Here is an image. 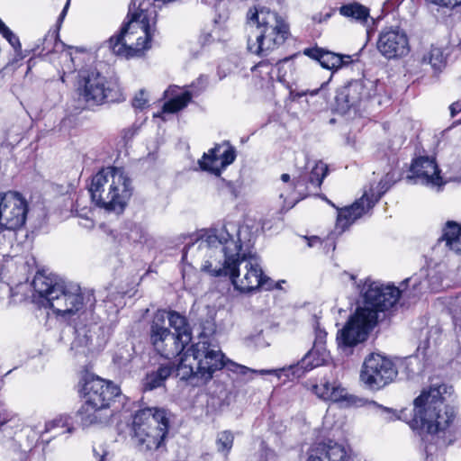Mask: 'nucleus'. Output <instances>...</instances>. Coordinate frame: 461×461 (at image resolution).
<instances>
[{
  "label": "nucleus",
  "mask_w": 461,
  "mask_h": 461,
  "mask_svg": "<svg viewBox=\"0 0 461 461\" xmlns=\"http://www.w3.org/2000/svg\"><path fill=\"white\" fill-rule=\"evenodd\" d=\"M339 12L342 16L361 24L366 23L370 17L369 9L357 2H352L341 5Z\"/></svg>",
  "instance_id": "obj_30"
},
{
  "label": "nucleus",
  "mask_w": 461,
  "mask_h": 461,
  "mask_svg": "<svg viewBox=\"0 0 461 461\" xmlns=\"http://www.w3.org/2000/svg\"><path fill=\"white\" fill-rule=\"evenodd\" d=\"M236 158V149L229 141H223L204 153L199 160L203 170L220 176L221 170L233 163Z\"/></svg>",
  "instance_id": "obj_18"
},
{
  "label": "nucleus",
  "mask_w": 461,
  "mask_h": 461,
  "mask_svg": "<svg viewBox=\"0 0 461 461\" xmlns=\"http://www.w3.org/2000/svg\"><path fill=\"white\" fill-rule=\"evenodd\" d=\"M303 54L318 61L323 68L332 71H337L352 62L349 55L338 54L319 47L304 49Z\"/></svg>",
  "instance_id": "obj_21"
},
{
  "label": "nucleus",
  "mask_w": 461,
  "mask_h": 461,
  "mask_svg": "<svg viewBox=\"0 0 461 461\" xmlns=\"http://www.w3.org/2000/svg\"><path fill=\"white\" fill-rule=\"evenodd\" d=\"M67 68H68V71H73L74 70V67H72V66H68Z\"/></svg>",
  "instance_id": "obj_59"
},
{
  "label": "nucleus",
  "mask_w": 461,
  "mask_h": 461,
  "mask_svg": "<svg viewBox=\"0 0 461 461\" xmlns=\"http://www.w3.org/2000/svg\"><path fill=\"white\" fill-rule=\"evenodd\" d=\"M275 457V452L267 446L265 441H262L259 447L258 461H273Z\"/></svg>",
  "instance_id": "obj_41"
},
{
  "label": "nucleus",
  "mask_w": 461,
  "mask_h": 461,
  "mask_svg": "<svg viewBox=\"0 0 461 461\" xmlns=\"http://www.w3.org/2000/svg\"><path fill=\"white\" fill-rule=\"evenodd\" d=\"M147 94L145 90H140L131 101L132 107L136 110H143L148 104Z\"/></svg>",
  "instance_id": "obj_39"
},
{
  "label": "nucleus",
  "mask_w": 461,
  "mask_h": 461,
  "mask_svg": "<svg viewBox=\"0 0 461 461\" xmlns=\"http://www.w3.org/2000/svg\"><path fill=\"white\" fill-rule=\"evenodd\" d=\"M248 50L266 57L288 38L289 27L276 13L267 8H250L247 14Z\"/></svg>",
  "instance_id": "obj_5"
},
{
  "label": "nucleus",
  "mask_w": 461,
  "mask_h": 461,
  "mask_svg": "<svg viewBox=\"0 0 461 461\" xmlns=\"http://www.w3.org/2000/svg\"><path fill=\"white\" fill-rule=\"evenodd\" d=\"M69 420H70L69 416H68L66 414H61V415L57 416L53 420H49L45 423V429H44V431L42 432V434L52 432L59 429H64V428H66V430L61 431V432H56L55 435H59V434L65 433V432L72 433L74 431V428L70 425ZM43 435H41V437Z\"/></svg>",
  "instance_id": "obj_32"
},
{
  "label": "nucleus",
  "mask_w": 461,
  "mask_h": 461,
  "mask_svg": "<svg viewBox=\"0 0 461 461\" xmlns=\"http://www.w3.org/2000/svg\"><path fill=\"white\" fill-rule=\"evenodd\" d=\"M222 183H225L228 188L232 192L233 191V185L230 182H225V180H221Z\"/></svg>",
  "instance_id": "obj_54"
},
{
  "label": "nucleus",
  "mask_w": 461,
  "mask_h": 461,
  "mask_svg": "<svg viewBox=\"0 0 461 461\" xmlns=\"http://www.w3.org/2000/svg\"><path fill=\"white\" fill-rule=\"evenodd\" d=\"M238 368H239V372L243 375H246L249 373V374L259 373L261 375H267V374H274L276 372L275 370H271V369H261L259 371H257V370L249 369L243 366H239Z\"/></svg>",
  "instance_id": "obj_45"
},
{
  "label": "nucleus",
  "mask_w": 461,
  "mask_h": 461,
  "mask_svg": "<svg viewBox=\"0 0 461 461\" xmlns=\"http://www.w3.org/2000/svg\"><path fill=\"white\" fill-rule=\"evenodd\" d=\"M460 112H461V100L457 101L456 103H453L450 105V113H451L452 117L456 116Z\"/></svg>",
  "instance_id": "obj_47"
},
{
  "label": "nucleus",
  "mask_w": 461,
  "mask_h": 461,
  "mask_svg": "<svg viewBox=\"0 0 461 461\" xmlns=\"http://www.w3.org/2000/svg\"><path fill=\"white\" fill-rule=\"evenodd\" d=\"M370 96V88L364 80H353L338 90L335 97L337 110L341 113H346L350 108L357 106Z\"/></svg>",
  "instance_id": "obj_20"
},
{
  "label": "nucleus",
  "mask_w": 461,
  "mask_h": 461,
  "mask_svg": "<svg viewBox=\"0 0 461 461\" xmlns=\"http://www.w3.org/2000/svg\"><path fill=\"white\" fill-rule=\"evenodd\" d=\"M461 6V0H447L446 8L454 9Z\"/></svg>",
  "instance_id": "obj_48"
},
{
  "label": "nucleus",
  "mask_w": 461,
  "mask_h": 461,
  "mask_svg": "<svg viewBox=\"0 0 461 461\" xmlns=\"http://www.w3.org/2000/svg\"><path fill=\"white\" fill-rule=\"evenodd\" d=\"M167 320L174 329L175 336L186 347L192 339V330L185 316L176 311H169L167 312Z\"/></svg>",
  "instance_id": "obj_28"
},
{
  "label": "nucleus",
  "mask_w": 461,
  "mask_h": 461,
  "mask_svg": "<svg viewBox=\"0 0 461 461\" xmlns=\"http://www.w3.org/2000/svg\"><path fill=\"white\" fill-rule=\"evenodd\" d=\"M395 365L379 354L366 358L361 371V380L372 389H380L391 383L397 375Z\"/></svg>",
  "instance_id": "obj_14"
},
{
  "label": "nucleus",
  "mask_w": 461,
  "mask_h": 461,
  "mask_svg": "<svg viewBox=\"0 0 461 461\" xmlns=\"http://www.w3.org/2000/svg\"><path fill=\"white\" fill-rule=\"evenodd\" d=\"M167 311L158 310L153 316L149 328V339L154 349L165 358L178 356L185 346L166 326Z\"/></svg>",
  "instance_id": "obj_11"
},
{
  "label": "nucleus",
  "mask_w": 461,
  "mask_h": 461,
  "mask_svg": "<svg viewBox=\"0 0 461 461\" xmlns=\"http://www.w3.org/2000/svg\"><path fill=\"white\" fill-rule=\"evenodd\" d=\"M351 279H355V276L353 275H350Z\"/></svg>",
  "instance_id": "obj_60"
},
{
  "label": "nucleus",
  "mask_w": 461,
  "mask_h": 461,
  "mask_svg": "<svg viewBox=\"0 0 461 461\" xmlns=\"http://www.w3.org/2000/svg\"><path fill=\"white\" fill-rule=\"evenodd\" d=\"M82 393L85 401L109 409L111 402L120 395V388L111 382L88 375L84 379Z\"/></svg>",
  "instance_id": "obj_15"
},
{
  "label": "nucleus",
  "mask_w": 461,
  "mask_h": 461,
  "mask_svg": "<svg viewBox=\"0 0 461 461\" xmlns=\"http://www.w3.org/2000/svg\"><path fill=\"white\" fill-rule=\"evenodd\" d=\"M326 337V332L323 330H318L316 333V339L314 344L317 342H321L322 345H324V338Z\"/></svg>",
  "instance_id": "obj_49"
},
{
  "label": "nucleus",
  "mask_w": 461,
  "mask_h": 461,
  "mask_svg": "<svg viewBox=\"0 0 461 461\" xmlns=\"http://www.w3.org/2000/svg\"><path fill=\"white\" fill-rule=\"evenodd\" d=\"M327 401L340 402L345 406L358 405V402L355 396L348 394L347 391L339 384H335L330 393Z\"/></svg>",
  "instance_id": "obj_33"
},
{
  "label": "nucleus",
  "mask_w": 461,
  "mask_h": 461,
  "mask_svg": "<svg viewBox=\"0 0 461 461\" xmlns=\"http://www.w3.org/2000/svg\"><path fill=\"white\" fill-rule=\"evenodd\" d=\"M374 405H375L377 408L381 409L384 411H389V409L382 407L380 405H377L375 402H373Z\"/></svg>",
  "instance_id": "obj_56"
},
{
  "label": "nucleus",
  "mask_w": 461,
  "mask_h": 461,
  "mask_svg": "<svg viewBox=\"0 0 461 461\" xmlns=\"http://www.w3.org/2000/svg\"><path fill=\"white\" fill-rule=\"evenodd\" d=\"M28 203L18 192L0 193V229L16 230L26 221Z\"/></svg>",
  "instance_id": "obj_13"
},
{
  "label": "nucleus",
  "mask_w": 461,
  "mask_h": 461,
  "mask_svg": "<svg viewBox=\"0 0 461 461\" xmlns=\"http://www.w3.org/2000/svg\"><path fill=\"white\" fill-rule=\"evenodd\" d=\"M110 416L108 409L85 401L76 413V422L83 428H87L106 421Z\"/></svg>",
  "instance_id": "obj_24"
},
{
  "label": "nucleus",
  "mask_w": 461,
  "mask_h": 461,
  "mask_svg": "<svg viewBox=\"0 0 461 461\" xmlns=\"http://www.w3.org/2000/svg\"><path fill=\"white\" fill-rule=\"evenodd\" d=\"M431 451V447L429 446H426V452L429 453Z\"/></svg>",
  "instance_id": "obj_58"
},
{
  "label": "nucleus",
  "mask_w": 461,
  "mask_h": 461,
  "mask_svg": "<svg viewBox=\"0 0 461 461\" xmlns=\"http://www.w3.org/2000/svg\"><path fill=\"white\" fill-rule=\"evenodd\" d=\"M33 51L36 55H49L53 52H60L59 59L65 61L73 62L71 48L66 49L65 44L59 41L57 34L53 32H49L41 40V45H37Z\"/></svg>",
  "instance_id": "obj_27"
},
{
  "label": "nucleus",
  "mask_w": 461,
  "mask_h": 461,
  "mask_svg": "<svg viewBox=\"0 0 461 461\" xmlns=\"http://www.w3.org/2000/svg\"><path fill=\"white\" fill-rule=\"evenodd\" d=\"M245 342L249 347L263 348L269 346L267 338L265 336L262 330H256L245 338Z\"/></svg>",
  "instance_id": "obj_36"
},
{
  "label": "nucleus",
  "mask_w": 461,
  "mask_h": 461,
  "mask_svg": "<svg viewBox=\"0 0 461 461\" xmlns=\"http://www.w3.org/2000/svg\"><path fill=\"white\" fill-rule=\"evenodd\" d=\"M121 234L130 241L140 242L144 238L145 231L140 224L129 221L124 224Z\"/></svg>",
  "instance_id": "obj_34"
},
{
  "label": "nucleus",
  "mask_w": 461,
  "mask_h": 461,
  "mask_svg": "<svg viewBox=\"0 0 461 461\" xmlns=\"http://www.w3.org/2000/svg\"><path fill=\"white\" fill-rule=\"evenodd\" d=\"M447 57L441 48L431 47L422 57V63L429 64L435 71H441L446 66Z\"/></svg>",
  "instance_id": "obj_31"
},
{
  "label": "nucleus",
  "mask_w": 461,
  "mask_h": 461,
  "mask_svg": "<svg viewBox=\"0 0 461 461\" xmlns=\"http://www.w3.org/2000/svg\"><path fill=\"white\" fill-rule=\"evenodd\" d=\"M242 230L233 224L207 230L195 242L185 247L182 261L188 263V254L196 249L207 258L201 266L203 272L212 276L233 275L236 257L242 249L240 238Z\"/></svg>",
  "instance_id": "obj_3"
},
{
  "label": "nucleus",
  "mask_w": 461,
  "mask_h": 461,
  "mask_svg": "<svg viewBox=\"0 0 461 461\" xmlns=\"http://www.w3.org/2000/svg\"><path fill=\"white\" fill-rule=\"evenodd\" d=\"M32 285L37 303L50 309L56 318L73 325L75 337L70 350L75 356H86L104 347V338L97 335L103 328L93 321L95 306L93 293L84 292L77 284L41 271L36 273Z\"/></svg>",
  "instance_id": "obj_1"
},
{
  "label": "nucleus",
  "mask_w": 461,
  "mask_h": 461,
  "mask_svg": "<svg viewBox=\"0 0 461 461\" xmlns=\"http://www.w3.org/2000/svg\"><path fill=\"white\" fill-rule=\"evenodd\" d=\"M450 249L456 251V253L461 254V235L458 236L456 240H453L452 241L446 244Z\"/></svg>",
  "instance_id": "obj_46"
},
{
  "label": "nucleus",
  "mask_w": 461,
  "mask_h": 461,
  "mask_svg": "<svg viewBox=\"0 0 461 461\" xmlns=\"http://www.w3.org/2000/svg\"><path fill=\"white\" fill-rule=\"evenodd\" d=\"M399 179L400 175L396 171L388 172L375 186L371 185L368 190H365L363 195L353 204L339 210L337 229L344 231L357 219L368 213L383 194Z\"/></svg>",
  "instance_id": "obj_10"
},
{
  "label": "nucleus",
  "mask_w": 461,
  "mask_h": 461,
  "mask_svg": "<svg viewBox=\"0 0 461 461\" xmlns=\"http://www.w3.org/2000/svg\"><path fill=\"white\" fill-rule=\"evenodd\" d=\"M329 357L330 354L325 346L321 342H317L302 360L296 365L290 366V369L294 376L300 377L305 372L326 364Z\"/></svg>",
  "instance_id": "obj_22"
},
{
  "label": "nucleus",
  "mask_w": 461,
  "mask_h": 461,
  "mask_svg": "<svg viewBox=\"0 0 461 461\" xmlns=\"http://www.w3.org/2000/svg\"><path fill=\"white\" fill-rule=\"evenodd\" d=\"M260 286L259 288L265 289V290H272L274 288H281L280 283L274 284V281L271 280L268 276H265L262 272V275L260 276Z\"/></svg>",
  "instance_id": "obj_43"
},
{
  "label": "nucleus",
  "mask_w": 461,
  "mask_h": 461,
  "mask_svg": "<svg viewBox=\"0 0 461 461\" xmlns=\"http://www.w3.org/2000/svg\"><path fill=\"white\" fill-rule=\"evenodd\" d=\"M448 389L451 387L446 384L433 385L414 400L415 417L425 432L423 440L434 441L440 447L447 445L445 435L455 418L453 408L445 403L443 397Z\"/></svg>",
  "instance_id": "obj_4"
},
{
  "label": "nucleus",
  "mask_w": 461,
  "mask_h": 461,
  "mask_svg": "<svg viewBox=\"0 0 461 461\" xmlns=\"http://www.w3.org/2000/svg\"><path fill=\"white\" fill-rule=\"evenodd\" d=\"M292 59V57L285 58L283 59H277L276 60V65L277 67L278 70V78L280 81L285 80V77L286 74V71L284 69L285 63L290 61Z\"/></svg>",
  "instance_id": "obj_44"
},
{
  "label": "nucleus",
  "mask_w": 461,
  "mask_h": 461,
  "mask_svg": "<svg viewBox=\"0 0 461 461\" xmlns=\"http://www.w3.org/2000/svg\"><path fill=\"white\" fill-rule=\"evenodd\" d=\"M269 65H270V63L268 60H262V61L258 62L256 66H254L252 68V70H255L257 68H263V67L268 68Z\"/></svg>",
  "instance_id": "obj_51"
},
{
  "label": "nucleus",
  "mask_w": 461,
  "mask_h": 461,
  "mask_svg": "<svg viewBox=\"0 0 461 461\" xmlns=\"http://www.w3.org/2000/svg\"><path fill=\"white\" fill-rule=\"evenodd\" d=\"M170 413L160 408H145L133 418L134 435L147 449H157L164 441L169 424Z\"/></svg>",
  "instance_id": "obj_8"
},
{
  "label": "nucleus",
  "mask_w": 461,
  "mask_h": 461,
  "mask_svg": "<svg viewBox=\"0 0 461 461\" xmlns=\"http://www.w3.org/2000/svg\"><path fill=\"white\" fill-rule=\"evenodd\" d=\"M320 241V239L318 237H312V239L309 240V247H312L316 242H319Z\"/></svg>",
  "instance_id": "obj_52"
},
{
  "label": "nucleus",
  "mask_w": 461,
  "mask_h": 461,
  "mask_svg": "<svg viewBox=\"0 0 461 461\" xmlns=\"http://www.w3.org/2000/svg\"><path fill=\"white\" fill-rule=\"evenodd\" d=\"M77 91L88 106L124 99L116 82L108 81L96 69L92 68L80 71Z\"/></svg>",
  "instance_id": "obj_9"
},
{
  "label": "nucleus",
  "mask_w": 461,
  "mask_h": 461,
  "mask_svg": "<svg viewBox=\"0 0 461 461\" xmlns=\"http://www.w3.org/2000/svg\"><path fill=\"white\" fill-rule=\"evenodd\" d=\"M336 383H330L327 379L323 378L321 380L320 384L312 385V391L318 397L327 401L332 390V387Z\"/></svg>",
  "instance_id": "obj_38"
},
{
  "label": "nucleus",
  "mask_w": 461,
  "mask_h": 461,
  "mask_svg": "<svg viewBox=\"0 0 461 461\" xmlns=\"http://www.w3.org/2000/svg\"><path fill=\"white\" fill-rule=\"evenodd\" d=\"M208 86V77L201 76L196 81L192 84L194 88L193 92L185 91L180 95H177L169 101L166 102L163 105V113H176L185 108L192 99L193 95H198L203 92Z\"/></svg>",
  "instance_id": "obj_26"
},
{
  "label": "nucleus",
  "mask_w": 461,
  "mask_h": 461,
  "mask_svg": "<svg viewBox=\"0 0 461 461\" xmlns=\"http://www.w3.org/2000/svg\"><path fill=\"white\" fill-rule=\"evenodd\" d=\"M67 6H68V5L65 6V8L63 9L62 13L60 14L59 18V20H62L63 17L65 16Z\"/></svg>",
  "instance_id": "obj_55"
},
{
  "label": "nucleus",
  "mask_w": 461,
  "mask_h": 461,
  "mask_svg": "<svg viewBox=\"0 0 461 461\" xmlns=\"http://www.w3.org/2000/svg\"><path fill=\"white\" fill-rule=\"evenodd\" d=\"M225 365V357L219 345L203 332L200 340L181 357L176 375L193 386H199L210 381Z\"/></svg>",
  "instance_id": "obj_6"
},
{
  "label": "nucleus",
  "mask_w": 461,
  "mask_h": 461,
  "mask_svg": "<svg viewBox=\"0 0 461 461\" xmlns=\"http://www.w3.org/2000/svg\"><path fill=\"white\" fill-rule=\"evenodd\" d=\"M328 173V165L321 160L308 162L304 170L294 177V188L303 197L312 194L321 188Z\"/></svg>",
  "instance_id": "obj_17"
},
{
  "label": "nucleus",
  "mask_w": 461,
  "mask_h": 461,
  "mask_svg": "<svg viewBox=\"0 0 461 461\" xmlns=\"http://www.w3.org/2000/svg\"><path fill=\"white\" fill-rule=\"evenodd\" d=\"M133 192L131 179L123 168L107 167L93 177L89 193L93 203L107 212L121 213Z\"/></svg>",
  "instance_id": "obj_7"
},
{
  "label": "nucleus",
  "mask_w": 461,
  "mask_h": 461,
  "mask_svg": "<svg viewBox=\"0 0 461 461\" xmlns=\"http://www.w3.org/2000/svg\"><path fill=\"white\" fill-rule=\"evenodd\" d=\"M378 51L386 59H398L410 51L405 32L398 27L383 30L376 43Z\"/></svg>",
  "instance_id": "obj_16"
},
{
  "label": "nucleus",
  "mask_w": 461,
  "mask_h": 461,
  "mask_svg": "<svg viewBox=\"0 0 461 461\" xmlns=\"http://www.w3.org/2000/svg\"><path fill=\"white\" fill-rule=\"evenodd\" d=\"M106 456V453H104L102 456H100L99 461H107Z\"/></svg>",
  "instance_id": "obj_57"
},
{
  "label": "nucleus",
  "mask_w": 461,
  "mask_h": 461,
  "mask_svg": "<svg viewBox=\"0 0 461 461\" xmlns=\"http://www.w3.org/2000/svg\"><path fill=\"white\" fill-rule=\"evenodd\" d=\"M176 372V366L171 363L161 364L158 367L148 371L141 380L143 392H150L165 387L166 381Z\"/></svg>",
  "instance_id": "obj_25"
},
{
  "label": "nucleus",
  "mask_w": 461,
  "mask_h": 461,
  "mask_svg": "<svg viewBox=\"0 0 461 461\" xmlns=\"http://www.w3.org/2000/svg\"><path fill=\"white\" fill-rule=\"evenodd\" d=\"M422 289L423 284L417 276L406 278L399 287L366 279L361 289L363 306L358 307L345 326L338 331L336 339L341 353L351 355L353 348L367 339L368 333L377 322L378 312L393 308L401 296L416 297Z\"/></svg>",
  "instance_id": "obj_2"
},
{
  "label": "nucleus",
  "mask_w": 461,
  "mask_h": 461,
  "mask_svg": "<svg viewBox=\"0 0 461 461\" xmlns=\"http://www.w3.org/2000/svg\"><path fill=\"white\" fill-rule=\"evenodd\" d=\"M305 461H350V456L339 444L320 443L308 450Z\"/></svg>",
  "instance_id": "obj_23"
},
{
  "label": "nucleus",
  "mask_w": 461,
  "mask_h": 461,
  "mask_svg": "<svg viewBox=\"0 0 461 461\" xmlns=\"http://www.w3.org/2000/svg\"><path fill=\"white\" fill-rule=\"evenodd\" d=\"M426 2L439 7L446 8L447 0H426Z\"/></svg>",
  "instance_id": "obj_50"
},
{
  "label": "nucleus",
  "mask_w": 461,
  "mask_h": 461,
  "mask_svg": "<svg viewBox=\"0 0 461 461\" xmlns=\"http://www.w3.org/2000/svg\"><path fill=\"white\" fill-rule=\"evenodd\" d=\"M411 171L412 176H408V183L421 184L429 187H438L442 185V177L439 175V169L434 158L429 157H420L413 160Z\"/></svg>",
  "instance_id": "obj_19"
},
{
  "label": "nucleus",
  "mask_w": 461,
  "mask_h": 461,
  "mask_svg": "<svg viewBox=\"0 0 461 461\" xmlns=\"http://www.w3.org/2000/svg\"><path fill=\"white\" fill-rule=\"evenodd\" d=\"M262 271L256 256L239 251L234 263L233 276L230 273L228 276L236 290L250 293L259 289Z\"/></svg>",
  "instance_id": "obj_12"
},
{
  "label": "nucleus",
  "mask_w": 461,
  "mask_h": 461,
  "mask_svg": "<svg viewBox=\"0 0 461 461\" xmlns=\"http://www.w3.org/2000/svg\"><path fill=\"white\" fill-rule=\"evenodd\" d=\"M281 179L284 182H288L290 180V175L289 174H283L281 176Z\"/></svg>",
  "instance_id": "obj_53"
},
{
  "label": "nucleus",
  "mask_w": 461,
  "mask_h": 461,
  "mask_svg": "<svg viewBox=\"0 0 461 461\" xmlns=\"http://www.w3.org/2000/svg\"><path fill=\"white\" fill-rule=\"evenodd\" d=\"M336 12L335 8L326 7L321 12L312 15V21L317 23L327 22Z\"/></svg>",
  "instance_id": "obj_40"
},
{
  "label": "nucleus",
  "mask_w": 461,
  "mask_h": 461,
  "mask_svg": "<svg viewBox=\"0 0 461 461\" xmlns=\"http://www.w3.org/2000/svg\"><path fill=\"white\" fill-rule=\"evenodd\" d=\"M461 235V224L448 221L443 230L442 239L446 241V244L452 241Z\"/></svg>",
  "instance_id": "obj_37"
},
{
  "label": "nucleus",
  "mask_w": 461,
  "mask_h": 461,
  "mask_svg": "<svg viewBox=\"0 0 461 461\" xmlns=\"http://www.w3.org/2000/svg\"><path fill=\"white\" fill-rule=\"evenodd\" d=\"M260 286L259 288L265 289V290H272L274 288H281L280 283L274 284V281L271 280L268 276H265L262 272V275L260 276Z\"/></svg>",
  "instance_id": "obj_42"
},
{
  "label": "nucleus",
  "mask_w": 461,
  "mask_h": 461,
  "mask_svg": "<svg viewBox=\"0 0 461 461\" xmlns=\"http://www.w3.org/2000/svg\"><path fill=\"white\" fill-rule=\"evenodd\" d=\"M234 441V436L230 430H223L217 434L216 437V447L219 453L227 456L232 446Z\"/></svg>",
  "instance_id": "obj_35"
},
{
  "label": "nucleus",
  "mask_w": 461,
  "mask_h": 461,
  "mask_svg": "<svg viewBox=\"0 0 461 461\" xmlns=\"http://www.w3.org/2000/svg\"><path fill=\"white\" fill-rule=\"evenodd\" d=\"M10 420L11 414L0 410V445L7 450L17 451L20 446L14 438L15 431L7 426Z\"/></svg>",
  "instance_id": "obj_29"
}]
</instances>
